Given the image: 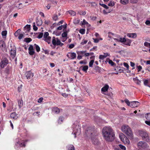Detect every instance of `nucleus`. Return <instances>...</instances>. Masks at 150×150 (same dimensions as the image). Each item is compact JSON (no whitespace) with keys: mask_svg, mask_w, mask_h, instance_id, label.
Wrapping results in <instances>:
<instances>
[{"mask_svg":"<svg viewBox=\"0 0 150 150\" xmlns=\"http://www.w3.org/2000/svg\"><path fill=\"white\" fill-rule=\"evenodd\" d=\"M49 34L48 32H45L43 35V38H44L49 36Z\"/></svg>","mask_w":150,"mask_h":150,"instance_id":"obj_47","label":"nucleus"},{"mask_svg":"<svg viewBox=\"0 0 150 150\" xmlns=\"http://www.w3.org/2000/svg\"><path fill=\"white\" fill-rule=\"evenodd\" d=\"M64 118L62 116L60 117L58 120V123L59 124H61L62 122V120Z\"/></svg>","mask_w":150,"mask_h":150,"instance_id":"obj_33","label":"nucleus"},{"mask_svg":"<svg viewBox=\"0 0 150 150\" xmlns=\"http://www.w3.org/2000/svg\"><path fill=\"white\" fill-rule=\"evenodd\" d=\"M117 69L119 70V71H120V72H123V71H124L125 69L123 68L119 67H118Z\"/></svg>","mask_w":150,"mask_h":150,"instance_id":"obj_45","label":"nucleus"},{"mask_svg":"<svg viewBox=\"0 0 150 150\" xmlns=\"http://www.w3.org/2000/svg\"><path fill=\"white\" fill-rule=\"evenodd\" d=\"M94 62V60H91L89 63V66L90 67H92Z\"/></svg>","mask_w":150,"mask_h":150,"instance_id":"obj_48","label":"nucleus"},{"mask_svg":"<svg viewBox=\"0 0 150 150\" xmlns=\"http://www.w3.org/2000/svg\"><path fill=\"white\" fill-rule=\"evenodd\" d=\"M26 77L27 79H30L32 78L33 76V73L30 71H29L26 72L25 74Z\"/></svg>","mask_w":150,"mask_h":150,"instance_id":"obj_14","label":"nucleus"},{"mask_svg":"<svg viewBox=\"0 0 150 150\" xmlns=\"http://www.w3.org/2000/svg\"><path fill=\"white\" fill-rule=\"evenodd\" d=\"M110 64L111 66H113L115 64V63L113 62L112 60H110L108 62Z\"/></svg>","mask_w":150,"mask_h":150,"instance_id":"obj_56","label":"nucleus"},{"mask_svg":"<svg viewBox=\"0 0 150 150\" xmlns=\"http://www.w3.org/2000/svg\"><path fill=\"white\" fill-rule=\"evenodd\" d=\"M80 68H82V70L86 72L87 70L88 69V66L87 65H85L84 66H82L80 67Z\"/></svg>","mask_w":150,"mask_h":150,"instance_id":"obj_21","label":"nucleus"},{"mask_svg":"<svg viewBox=\"0 0 150 150\" xmlns=\"http://www.w3.org/2000/svg\"><path fill=\"white\" fill-rule=\"evenodd\" d=\"M124 66L126 67L127 69H128L129 68V65L128 64L124 62L123 64Z\"/></svg>","mask_w":150,"mask_h":150,"instance_id":"obj_55","label":"nucleus"},{"mask_svg":"<svg viewBox=\"0 0 150 150\" xmlns=\"http://www.w3.org/2000/svg\"><path fill=\"white\" fill-rule=\"evenodd\" d=\"M119 137L121 140L125 144H129L130 141L127 137L123 133H121L119 134Z\"/></svg>","mask_w":150,"mask_h":150,"instance_id":"obj_5","label":"nucleus"},{"mask_svg":"<svg viewBox=\"0 0 150 150\" xmlns=\"http://www.w3.org/2000/svg\"><path fill=\"white\" fill-rule=\"evenodd\" d=\"M9 63L8 60L6 57H3L0 62V67L4 68Z\"/></svg>","mask_w":150,"mask_h":150,"instance_id":"obj_7","label":"nucleus"},{"mask_svg":"<svg viewBox=\"0 0 150 150\" xmlns=\"http://www.w3.org/2000/svg\"><path fill=\"white\" fill-rule=\"evenodd\" d=\"M5 47V44L4 42L2 40L0 41V47L2 48H4Z\"/></svg>","mask_w":150,"mask_h":150,"instance_id":"obj_26","label":"nucleus"},{"mask_svg":"<svg viewBox=\"0 0 150 150\" xmlns=\"http://www.w3.org/2000/svg\"><path fill=\"white\" fill-rule=\"evenodd\" d=\"M7 33V31L6 30L3 31H2L1 33V35L3 38H4V36L5 37L6 36Z\"/></svg>","mask_w":150,"mask_h":150,"instance_id":"obj_38","label":"nucleus"},{"mask_svg":"<svg viewBox=\"0 0 150 150\" xmlns=\"http://www.w3.org/2000/svg\"><path fill=\"white\" fill-rule=\"evenodd\" d=\"M68 149V150H74V147L73 145H71L69 146Z\"/></svg>","mask_w":150,"mask_h":150,"instance_id":"obj_43","label":"nucleus"},{"mask_svg":"<svg viewBox=\"0 0 150 150\" xmlns=\"http://www.w3.org/2000/svg\"><path fill=\"white\" fill-rule=\"evenodd\" d=\"M38 29V27L35 25V23H33V29L35 31H36Z\"/></svg>","mask_w":150,"mask_h":150,"instance_id":"obj_50","label":"nucleus"},{"mask_svg":"<svg viewBox=\"0 0 150 150\" xmlns=\"http://www.w3.org/2000/svg\"><path fill=\"white\" fill-rule=\"evenodd\" d=\"M52 18L54 21H56L58 19V16L57 15L55 14L53 16Z\"/></svg>","mask_w":150,"mask_h":150,"instance_id":"obj_34","label":"nucleus"},{"mask_svg":"<svg viewBox=\"0 0 150 150\" xmlns=\"http://www.w3.org/2000/svg\"><path fill=\"white\" fill-rule=\"evenodd\" d=\"M68 12L72 16H74L76 15L75 12L72 10L69 11H68Z\"/></svg>","mask_w":150,"mask_h":150,"instance_id":"obj_35","label":"nucleus"},{"mask_svg":"<svg viewBox=\"0 0 150 150\" xmlns=\"http://www.w3.org/2000/svg\"><path fill=\"white\" fill-rule=\"evenodd\" d=\"M110 12V11H106L105 10H103V13L104 14H108V13H109Z\"/></svg>","mask_w":150,"mask_h":150,"instance_id":"obj_57","label":"nucleus"},{"mask_svg":"<svg viewBox=\"0 0 150 150\" xmlns=\"http://www.w3.org/2000/svg\"><path fill=\"white\" fill-rule=\"evenodd\" d=\"M29 54L30 55H33L35 53L33 46L32 45H30L28 48Z\"/></svg>","mask_w":150,"mask_h":150,"instance_id":"obj_13","label":"nucleus"},{"mask_svg":"<svg viewBox=\"0 0 150 150\" xmlns=\"http://www.w3.org/2000/svg\"><path fill=\"white\" fill-rule=\"evenodd\" d=\"M124 44L128 46H130L131 44V41L129 39H126V41L124 43H123Z\"/></svg>","mask_w":150,"mask_h":150,"instance_id":"obj_20","label":"nucleus"},{"mask_svg":"<svg viewBox=\"0 0 150 150\" xmlns=\"http://www.w3.org/2000/svg\"><path fill=\"white\" fill-rule=\"evenodd\" d=\"M81 22L82 25H89L88 23L85 19H83V21Z\"/></svg>","mask_w":150,"mask_h":150,"instance_id":"obj_41","label":"nucleus"},{"mask_svg":"<svg viewBox=\"0 0 150 150\" xmlns=\"http://www.w3.org/2000/svg\"><path fill=\"white\" fill-rule=\"evenodd\" d=\"M138 1V0H130V2L132 4L137 3Z\"/></svg>","mask_w":150,"mask_h":150,"instance_id":"obj_61","label":"nucleus"},{"mask_svg":"<svg viewBox=\"0 0 150 150\" xmlns=\"http://www.w3.org/2000/svg\"><path fill=\"white\" fill-rule=\"evenodd\" d=\"M72 128H73V131L72 133H73L74 135V137L76 138V135H79L80 133V127L79 125H74L72 126Z\"/></svg>","mask_w":150,"mask_h":150,"instance_id":"obj_4","label":"nucleus"},{"mask_svg":"<svg viewBox=\"0 0 150 150\" xmlns=\"http://www.w3.org/2000/svg\"><path fill=\"white\" fill-rule=\"evenodd\" d=\"M36 22L37 24V25L38 26L41 25L42 23V21L41 19L37 20Z\"/></svg>","mask_w":150,"mask_h":150,"instance_id":"obj_25","label":"nucleus"},{"mask_svg":"<svg viewBox=\"0 0 150 150\" xmlns=\"http://www.w3.org/2000/svg\"><path fill=\"white\" fill-rule=\"evenodd\" d=\"M16 115V114L15 112L12 113L10 115V117L13 119L15 118Z\"/></svg>","mask_w":150,"mask_h":150,"instance_id":"obj_36","label":"nucleus"},{"mask_svg":"<svg viewBox=\"0 0 150 150\" xmlns=\"http://www.w3.org/2000/svg\"><path fill=\"white\" fill-rule=\"evenodd\" d=\"M145 123L150 126V120H146L145 121Z\"/></svg>","mask_w":150,"mask_h":150,"instance_id":"obj_64","label":"nucleus"},{"mask_svg":"<svg viewBox=\"0 0 150 150\" xmlns=\"http://www.w3.org/2000/svg\"><path fill=\"white\" fill-rule=\"evenodd\" d=\"M74 22L75 23H78L79 22L80 20L76 19L74 20Z\"/></svg>","mask_w":150,"mask_h":150,"instance_id":"obj_62","label":"nucleus"},{"mask_svg":"<svg viewBox=\"0 0 150 150\" xmlns=\"http://www.w3.org/2000/svg\"><path fill=\"white\" fill-rule=\"evenodd\" d=\"M120 2L123 4H127L128 3L129 0H120Z\"/></svg>","mask_w":150,"mask_h":150,"instance_id":"obj_29","label":"nucleus"},{"mask_svg":"<svg viewBox=\"0 0 150 150\" xmlns=\"http://www.w3.org/2000/svg\"><path fill=\"white\" fill-rule=\"evenodd\" d=\"M67 56L69 58L74 59L76 57V54L74 52H69L67 54Z\"/></svg>","mask_w":150,"mask_h":150,"instance_id":"obj_11","label":"nucleus"},{"mask_svg":"<svg viewBox=\"0 0 150 150\" xmlns=\"http://www.w3.org/2000/svg\"><path fill=\"white\" fill-rule=\"evenodd\" d=\"M94 128L91 127H88L86 130L85 132V135L89 137H91L92 134L93 133Z\"/></svg>","mask_w":150,"mask_h":150,"instance_id":"obj_6","label":"nucleus"},{"mask_svg":"<svg viewBox=\"0 0 150 150\" xmlns=\"http://www.w3.org/2000/svg\"><path fill=\"white\" fill-rule=\"evenodd\" d=\"M119 147L121 149L123 150H125L126 149V148L125 147L121 144H119L118 145Z\"/></svg>","mask_w":150,"mask_h":150,"instance_id":"obj_39","label":"nucleus"},{"mask_svg":"<svg viewBox=\"0 0 150 150\" xmlns=\"http://www.w3.org/2000/svg\"><path fill=\"white\" fill-rule=\"evenodd\" d=\"M78 54V56L77 57V59H78L79 60H80V59H81L83 57V56H81V55L79 54Z\"/></svg>","mask_w":150,"mask_h":150,"instance_id":"obj_63","label":"nucleus"},{"mask_svg":"<svg viewBox=\"0 0 150 150\" xmlns=\"http://www.w3.org/2000/svg\"><path fill=\"white\" fill-rule=\"evenodd\" d=\"M114 5V3L112 1H110L108 4V5L110 6H112Z\"/></svg>","mask_w":150,"mask_h":150,"instance_id":"obj_59","label":"nucleus"},{"mask_svg":"<svg viewBox=\"0 0 150 150\" xmlns=\"http://www.w3.org/2000/svg\"><path fill=\"white\" fill-rule=\"evenodd\" d=\"M108 85H106L101 88V90L102 91L105 92L108 90Z\"/></svg>","mask_w":150,"mask_h":150,"instance_id":"obj_24","label":"nucleus"},{"mask_svg":"<svg viewBox=\"0 0 150 150\" xmlns=\"http://www.w3.org/2000/svg\"><path fill=\"white\" fill-rule=\"evenodd\" d=\"M92 141L93 143L94 144H98L99 143V141L96 138H93V139H92Z\"/></svg>","mask_w":150,"mask_h":150,"instance_id":"obj_22","label":"nucleus"},{"mask_svg":"<svg viewBox=\"0 0 150 150\" xmlns=\"http://www.w3.org/2000/svg\"><path fill=\"white\" fill-rule=\"evenodd\" d=\"M133 80L137 84L139 85L141 83V81L138 79L137 78H133Z\"/></svg>","mask_w":150,"mask_h":150,"instance_id":"obj_28","label":"nucleus"},{"mask_svg":"<svg viewBox=\"0 0 150 150\" xmlns=\"http://www.w3.org/2000/svg\"><path fill=\"white\" fill-rule=\"evenodd\" d=\"M19 36L18 37V38L19 40H21L22 38L23 37V34H19Z\"/></svg>","mask_w":150,"mask_h":150,"instance_id":"obj_58","label":"nucleus"},{"mask_svg":"<svg viewBox=\"0 0 150 150\" xmlns=\"http://www.w3.org/2000/svg\"><path fill=\"white\" fill-rule=\"evenodd\" d=\"M139 134L144 140L147 142L149 141V139L148 135L146 132L144 131H141L139 132Z\"/></svg>","mask_w":150,"mask_h":150,"instance_id":"obj_8","label":"nucleus"},{"mask_svg":"<svg viewBox=\"0 0 150 150\" xmlns=\"http://www.w3.org/2000/svg\"><path fill=\"white\" fill-rule=\"evenodd\" d=\"M137 146L140 149H145L147 146L146 143L142 141H140L138 143Z\"/></svg>","mask_w":150,"mask_h":150,"instance_id":"obj_9","label":"nucleus"},{"mask_svg":"<svg viewBox=\"0 0 150 150\" xmlns=\"http://www.w3.org/2000/svg\"><path fill=\"white\" fill-rule=\"evenodd\" d=\"M88 41L86 40L83 39L82 41L81 44L82 45H84Z\"/></svg>","mask_w":150,"mask_h":150,"instance_id":"obj_54","label":"nucleus"},{"mask_svg":"<svg viewBox=\"0 0 150 150\" xmlns=\"http://www.w3.org/2000/svg\"><path fill=\"white\" fill-rule=\"evenodd\" d=\"M144 45L146 47H149L150 46V43L145 42L144 43Z\"/></svg>","mask_w":150,"mask_h":150,"instance_id":"obj_44","label":"nucleus"},{"mask_svg":"<svg viewBox=\"0 0 150 150\" xmlns=\"http://www.w3.org/2000/svg\"><path fill=\"white\" fill-rule=\"evenodd\" d=\"M24 40L26 42L28 43L32 41V39L30 38H25Z\"/></svg>","mask_w":150,"mask_h":150,"instance_id":"obj_40","label":"nucleus"},{"mask_svg":"<svg viewBox=\"0 0 150 150\" xmlns=\"http://www.w3.org/2000/svg\"><path fill=\"white\" fill-rule=\"evenodd\" d=\"M79 32L82 34H83L85 33V30L83 29H81L79 30Z\"/></svg>","mask_w":150,"mask_h":150,"instance_id":"obj_52","label":"nucleus"},{"mask_svg":"<svg viewBox=\"0 0 150 150\" xmlns=\"http://www.w3.org/2000/svg\"><path fill=\"white\" fill-rule=\"evenodd\" d=\"M53 112L56 114H58L60 112L59 109L57 107H55L52 109Z\"/></svg>","mask_w":150,"mask_h":150,"instance_id":"obj_17","label":"nucleus"},{"mask_svg":"<svg viewBox=\"0 0 150 150\" xmlns=\"http://www.w3.org/2000/svg\"><path fill=\"white\" fill-rule=\"evenodd\" d=\"M43 36V33H39L38 35V36L37 38H38L40 39Z\"/></svg>","mask_w":150,"mask_h":150,"instance_id":"obj_53","label":"nucleus"},{"mask_svg":"<svg viewBox=\"0 0 150 150\" xmlns=\"http://www.w3.org/2000/svg\"><path fill=\"white\" fill-rule=\"evenodd\" d=\"M122 132L131 139H132L133 135L130 127L128 125H124L122 127Z\"/></svg>","mask_w":150,"mask_h":150,"instance_id":"obj_2","label":"nucleus"},{"mask_svg":"<svg viewBox=\"0 0 150 150\" xmlns=\"http://www.w3.org/2000/svg\"><path fill=\"white\" fill-rule=\"evenodd\" d=\"M18 104L19 108H21L23 106V101L22 100H19L18 101Z\"/></svg>","mask_w":150,"mask_h":150,"instance_id":"obj_18","label":"nucleus"},{"mask_svg":"<svg viewBox=\"0 0 150 150\" xmlns=\"http://www.w3.org/2000/svg\"><path fill=\"white\" fill-rule=\"evenodd\" d=\"M51 37L49 36L44 38V40L49 44L51 42Z\"/></svg>","mask_w":150,"mask_h":150,"instance_id":"obj_23","label":"nucleus"},{"mask_svg":"<svg viewBox=\"0 0 150 150\" xmlns=\"http://www.w3.org/2000/svg\"><path fill=\"white\" fill-rule=\"evenodd\" d=\"M20 31V29H18L17 30L15 33V35L17 37L18 35L20 34L19 33Z\"/></svg>","mask_w":150,"mask_h":150,"instance_id":"obj_49","label":"nucleus"},{"mask_svg":"<svg viewBox=\"0 0 150 150\" xmlns=\"http://www.w3.org/2000/svg\"><path fill=\"white\" fill-rule=\"evenodd\" d=\"M100 5L102 6L104 8H105L106 9H107L108 8V7L105 4H100Z\"/></svg>","mask_w":150,"mask_h":150,"instance_id":"obj_60","label":"nucleus"},{"mask_svg":"<svg viewBox=\"0 0 150 150\" xmlns=\"http://www.w3.org/2000/svg\"><path fill=\"white\" fill-rule=\"evenodd\" d=\"M119 42H122V43H124L125 41H126V39L125 38L120 37L119 35Z\"/></svg>","mask_w":150,"mask_h":150,"instance_id":"obj_27","label":"nucleus"},{"mask_svg":"<svg viewBox=\"0 0 150 150\" xmlns=\"http://www.w3.org/2000/svg\"><path fill=\"white\" fill-rule=\"evenodd\" d=\"M34 46L37 52H38L40 51V48L39 46L36 44H34Z\"/></svg>","mask_w":150,"mask_h":150,"instance_id":"obj_30","label":"nucleus"},{"mask_svg":"<svg viewBox=\"0 0 150 150\" xmlns=\"http://www.w3.org/2000/svg\"><path fill=\"white\" fill-rule=\"evenodd\" d=\"M52 42L53 45L55 46L56 45H59L60 43V41L58 38H56L54 37H53Z\"/></svg>","mask_w":150,"mask_h":150,"instance_id":"obj_10","label":"nucleus"},{"mask_svg":"<svg viewBox=\"0 0 150 150\" xmlns=\"http://www.w3.org/2000/svg\"><path fill=\"white\" fill-rule=\"evenodd\" d=\"M67 32H64L63 33L62 35V36L63 38H65L67 36Z\"/></svg>","mask_w":150,"mask_h":150,"instance_id":"obj_42","label":"nucleus"},{"mask_svg":"<svg viewBox=\"0 0 150 150\" xmlns=\"http://www.w3.org/2000/svg\"><path fill=\"white\" fill-rule=\"evenodd\" d=\"M16 54V49L15 48L11 49L10 51V54L11 57L13 59H14L15 57Z\"/></svg>","mask_w":150,"mask_h":150,"instance_id":"obj_12","label":"nucleus"},{"mask_svg":"<svg viewBox=\"0 0 150 150\" xmlns=\"http://www.w3.org/2000/svg\"><path fill=\"white\" fill-rule=\"evenodd\" d=\"M86 52V51H78L77 52V54H79L81 55V56H83V57L84 56L85 52Z\"/></svg>","mask_w":150,"mask_h":150,"instance_id":"obj_31","label":"nucleus"},{"mask_svg":"<svg viewBox=\"0 0 150 150\" xmlns=\"http://www.w3.org/2000/svg\"><path fill=\"white\" fill-rule=\"evenodd\" d=\"M78 13L81 15H84L86 13V12L85 11H78Z\"/></svg>","mask_w":150,"mask_h":150,"instance_id":"obj_37","label":"nucleus"},{"mask_svg":"<svg viewBox=\"0 0 150 150\" xmlns=\"http://www.w3.org/2000/svg\"><path fill=\"white\" fill-rule=\"evenodd\" d=\"M106 54L105 53L104 55H100L99 56V59H103L106 57L107 56H109V54L108 53H107Z\"/></svg>","mask_w":150,"mask_h":150,"instance_id":"obj_19","label":"nucleus"},{"mask_svg":"<svg viewBox=\"0 0 150 150\" xmlns=\"http://www.w3.org/2000/svg\"><path fill=\"white\" fill-rule=\"evenodd\" d=\"M24 29H27L28 30H30V25H27L24 28Z\"/></svg>","mask_w":150,"mask_h":150,"instance_id":"obj_51","label":"nucleus"},{"mask_svg":"<svg viewBox=\"0 0 150 150\" xmlns=\"http://www.w3.org/2000/svg\"><path fill=\"white\" fill-rule=\"evenodd\" d=\"M16 7L18 9H20L22 8V4L21 3L19 4L18 5L16 6Z\"/></svg>","mask_w":150,"mask_h":150,"instance_id":"obj_46","label":"nucleus"},{"mask_svg":"<svg viewBox=\"0 0 150 150\" xmlns=\"http://www.w3.org/2000/svg\"><path fill=\"white\" fill-rule=\"evenodd\" d=\"M102 134L104 139L107 141H112L115 139L114 132L110 127H103L102 130Z\"/></svg>","mask_w":150,"mask_h":150,"instance_id":"obj_1","label":"nucleus"},{"mask_svg":"<svg viewBox=\"0 0 150 150\" xmlns=\"http://www.w3.org/2000/svg\"><path fill=\"white\" fill-rule=\"evenodd\" d=\"M145 117L147 120H150V113L145 114Z\"/></svg>","mask_w":150,"mask_h":150,"instance_id":"obj_32","label":"nucleus"},{"mask_svg":"<svg viewBox=\"0 0 150 150\" xmlns=\"http://www.w3.org/2000/svg\"><path fill=\"white\" fill-rule=\"evenodd\" d=\"M127 35L130 38H135L137 37V35L136 33H128L127 34Z\"/></svg>","mask_w":150,"mask_h":150,"instance_id":"obj_16","label":"nucleus"},{"mask_svg":"<svg viewBox=\"0 0 150 150\" xmlns=\"http://www.w3.org/2000/svg\"><path fill=\"white\" fill-rule=\"evenodd\" d=\"M16 146L18 147H25V142L23 141H21L20 142H17V144H16Z\"/></svg>","mask_w":150,"mask_h":150,"instance_id":"obj_15","label":"nucleus"},{"mask_svg":"<svg viewBox=\"0 0 150 150\" xmlns=\"http://www.w3.org/2000/svg\"><path fill=\"white\" fill-rule=\"evenodd\" d=\"M125 102L128 106L133 108L137 107L140 105V103L138 101H134L129 102L127 99H125Z\"/></svg>","mask_w":150,"mask_h":150,"instance_id":"obj_3","label":"nucleus"}]
</instances>
